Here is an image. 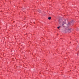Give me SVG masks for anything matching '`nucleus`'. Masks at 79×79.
<instances>
[{
	"instance_id": "0eeeda50",
	"label": "nucleus",
	"mask_w": 79,
	"mask_h": 79,
	"mask_svg": "<svg viewBox=\"0 0 79 79\" xmlns=\"http://www.w3.org/2000/svg\"><path fill=\"white\" fill-rule=\"evenodd\" d=\"M60 21L59 24H60V23H61V22L60 21Z\"/></svg>"
},
{
	"instance_id": "7ed1b4c3",
	"label": "nucleus",
	"mask_w": 79,
	"mask_h": 79,
	"mask_svg": "<svg viewBox=\"0 0 79 79\" xmlns=\"http://www.w3.org/2000/svg\"><path fill=\"white\" fill-rule=\"evenodd\" d=\"M68 23L69 25V24H72V23H73V21H72V22H69Z\"/></svg>"
},
{
	"instance_id": "39448f33",
	"label": "nucleus",
	"mask_w": 79,
	"mask_h": 79,
	"mask_svg": "<svg viewBox=\"0 0 79 79\" xmlns=\"http://www.w3.org/2000/svg\"><path fill=\"white\" fill-rule=\"evenodd\" d=\"M38 12H39V13H40V12H41V11H40V10H39Z\"/></svg>"
},
{
	"instance_id": "f257e3e1",
	"label": "nucleus",
	"mask_w": 79,
	"mask_h": 79,
	"mask_svg": "<svg viewBox=\"0 0 79 79\" xmlns=\"http://www.w3.org/2000/svg\"><path fill=\"white\" fill-rule=\"evenodd\" d=\"M62 26H64V24H66V21H63L62 22Z\"/></svg>"
},
{
	"instance_id": "423d86ee",
	"label": "nucleus",
	"mask_w": 79,
	"mask_h": 79,
	"mask_svg": "<svg viewBox=\"0 0 79 79\" xmlns=\"http://www.w3.org/2000/svg\"><path fill=\"white\" fill-rule=\"evenodd\" d=\"M61 27L60 26V27H57V28L58 29H59V28H60V27Z\"/></svg>"
},
{
	"instance_id": "f03ea898",
	"label": "nucleus",
	"mask_w": 79,
	"mask_h": 79,
	"mask_svg": "<svg viewBox=\"0 0 79 79\" xmlns=\"http://www.w3.org/2000/svg\"><path fill=\"white\" fill-rule=\"evenodd\" d=\"M66 32H71V29L69 28L68 30H66Z\"/></svg>"
},
{
	"instance_id": "20e7f679",
	"label": "nucleus",
	"mask_w": 79,
	"mask_h": 79,
	"mask_svg": "<svg viewBox=\"0 0 79 79\" xmlns=\"http://www.w3.org/2000/svg\"><path fill=\"white\" fill-rule=\"evenodd\" d=\"M48 19H49V20H50V19H51V17H49L48 18Z\"/></svg>"
}]
</instances>
